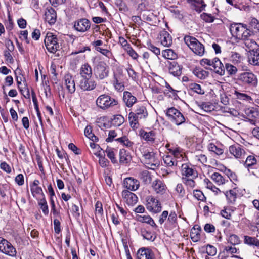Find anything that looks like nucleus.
<instances>
[{
	"mask_svg": "<svg viewBox=\"0 0 259 259\" xmlns=\"http://www.w3.org/2000/svg\"><path fill=\"white\" fill-rule=\"evenodd\" d=\"M245 114L250 123L255 125L257 121L256 118L258 115V112L253 108H249L245 110Z\"/></svg>",
	"mask_w": 259,
	"mask_h": 259,
	"instance_id": "4be33fe9",
	"label": "nucleus"
},
{
	"mask_svg": "<svg viewBox=\"0 0 259 259\" xmlns=\"http://www.w3.org/2000/svg\"><path fill=\"white\" fill-rule=\"evenodd\" d=\"M84 135L89 139L93 142H97L98 138L93 133H92V128L90 125H88L84 129Z\"/></svg>",
	"mask_w": 259,
	"mask_h": 259,
	"instance_id": "58836bf2",
	"label": "nucleus"
},
{
	"mask_svg": "<svg viewBox=\"0 0 259 259\" xmlns=\"http://www.w3.org/2000/svg\"><path fill=\"white\" fill-rule=\"evenodd\" d=\"M138 117L134 112H131L128 115V120L130 122V126L133 129L137 128L139 126Z\"/></svg>",
	"mask_w": 259,
	"mask_h": 259,
	"instance_id": "c9c22d12",
	"label": "nucleus"
},
{
	"mask_svg": "<svg viewBox=\"0 0 259 259\" xmlns=\"http://www.w3.org/2000/svg\"><path fill=\"white\" fill-rule=\"evenodd\" d=\"M201 108L207 112H210L214 110V106L210 102H204L200 105Z\"/></svg>",
	"mask_w": 259,
	"mask_h": 259,
	"instance_id": "8fccbe9b",
	"label": "nucleus"
},
{
	"mask_svg": "<svg viewBox=\"0 0 259 259\" xmlns=\"http://www.w3.org/2000/svg\"><path fill=\"white\" fill-rule=\"evenodd\" d=\"M168 150L171 153L175 159L182 158V150L179 147H174L168 149Z\"/></svg>",
	"mask_w": 259,
	"mask_h": 259,
	"instance_id": "a18cd8bd",
	"label": "nucleus"
},
{
	"mask_svg": "<svg viewBox=\"0 0 259 259\" xmlns=\"http://www.w3.org/2000/svg\"><path fill=\"white\" fill-rule=\"evenodd\" d=\"M166 114L168 119L178 126L182 124L186 121L183 114L174 107L167 109Z\"/></svg>",
	"mask_w": 259,
	"mask_h": 259,
	"instance_id": "20e7f679",
	"label": "nucleus"
},
{
	"mask_svg": "<svg viewBox=\"0 0 259 259\" xmlns=\"http://www.w3.org/2000/svg\"><path fill=\"white\" fill-rule=\"evenodd\" d=\"M238 79L244 84L256 86L257 84V79L256 76L251 72H244L240 74Z\"/></svg>",
	"mask_w": 259,
	"mask_h": 259,
	"instance_id": "9d476101",
	"label": "nucleus"
},
{
	"mask_svg": "<svg viewBox=\"0 0 259 259\" xmlns=\"http://www.w3.org/2000/svg\"><path fill=\"white\" fill-rule=\"evenodd\" d=\"M211 178L218 185L224 184L228 182V179H226L219 172L212 174Z\"/></svg>",
	"mask_w": 259,
	"mask_h": 259,
	"instance_id": "473e14b6",
	"label": "nucleus"
},
{
	"mask_svg": "<svg viewBox=\"0 0 259 259\" xmlns=\"http://www.w3.org/2000/svg\"><path fill=\"white\" fill-rule=\"evenodd\" d=\"M208 149L209 151L213 152L217 155H221L224 152L223 149L217 147L214 144L212 143H211L208 145Z\"/></svg>",
	"mask_w": 259,
	"mask_h": 259,
	"instance_id": "37998d69",
	"label": "nucleus"
},
{
	"mask_svg": "<svg viewBox=\"0 0 259 259\" xmlns=\"http://www.w3.org/2000/svg\"><path fill=\"white\" fill-rule=\"evenodd\" d=\"M225 172L226 174L227 175L228 178H229L231 182L234 183L237 181V177L234 172H233L230 169L226 170Z\"/></svg>",
	"mask_w": 259,
	"mask_h": 259,
	"instance_id": "052dcab7",
	"label": "nucleus"
},
{
	"mask_svg": "<svg viewBox=\"0 0 259 259\" xmlns=\"http://www.w3.org/2000/svg\"><path fill=\"white\" fill-rule=\"evenodd\" d=\"M194 74L200 79H204L208 76V72L203 70H196L194 72Z\"/></svg>",
	"mask_w": 259,
	"mask_h": 259,
	"instance_id": "13d9d810",
	"label": "nucleus"
},
{
	"mask_svg": "<svg viewBox=\"0 0 259 259\" xmlns=\"http://www.w3.org/2000/svg\"><path fill=\"white\" fill-rule=\"evenodd\" d=\"M244 243L249 245H255L259 247V240L255 237L245 236Z\"/></svg>",
	"mask_w": 259,
	"mask_h": 259,
	"instance_id": "79ce46f5",
	"label": "nucleus"
},
{
	"mask_svg": "<svg viewBox=\"0 0 259 259\" xmlns=\"http://www.w3.org/2000/svg\"><path fill=\"white\" fill-rule=\"evenodd\" d=\"M39 205L40 206L43 213L45 215H48L49 213L48 206L47 205V201L45 198L40 199L38 202Z\"/></svg>",
	"mask_w": 259,
	"mask_h": 259,
	"instance_id": "603ef678",
	"label": "nucleus"
},
{
	"mask_svg": "<svg viewBox=\"0 0 259 259\" xmlns=\"http://www.w3.org/2000/svg\"><path fill=\"white\" fill-rule=\"evenodd\" d=\"M144 162L146 164L151 166L154 169L158 164V161L156 158L155 154L153 152H147L143 155Z\"/></svg>",
	"mask_w": 259,
	"mask_h": 259,
	"instance_id": "ddd939ff",
	"label": "nucleus"
},
{
	"mask_svg": "<svg viewBox=\"0 0 259 259\" xmlns=\"http://www.w3.org/2000/svg\"><path fill=\"white\" fill-rule=\"evenodd\" d=\"M189 89L200 95H203L205 93L204 90L201 86L196 83H191L189 84Z\"/></svg>",
	"mask_w": 259,
	"mask_h": 259,
	"instance_id": "ea45409f",
	"label": "nucleus"
},
{
	"mask_svg": "<svg viewBox=\"0 0 259 259\" xmlns=\"http://www.w3.org/2000/svg\"><path fill=\"white\" fill-rule=\"evenodd\" d=\"M128 55L132 57L134 60H137L139 57L138 54L135 52V51L130 47L125 51Z\"/></svg>",
	"mask_w": 259,
	"mask_h": 259,
	"instance_id": "338daca9",
	"label": "nucleus"
},
{
	"mask_svg": "<svg viewBox=\"0 0 259 259\" xmlns=\"http://www.w3.org/2000/svg\"><path fill=\"white\" fill-rule=\"evenodd\" d=\"M225 195L227 198L228 203H234L238 195V190L236 187L233 189L227 191L225 193Z\"/></svg>",
	"mask_w": 259,
	"mask_h": 259,
	"instance_id": "c85d7f7f",
	"label": "nucleus"
},
{
	"mask_svg": "<svg viewBox=\"0 0 259 259\" xmlns=\"http://www.w3.org/2000/svg\"><path fill=\"white\" fill-rule=\"evenodd\" d=\"M134 113L140 119L145 118L148 115V112L146 108L143 105H137L136 109L135 110V112Z\"/></svg>",
	"mask_w": 259,
	"mask_h": 259,
	"instance_id": "72a5a7b5",
	"label": "nucleus"
},
{
	"mask_svg": "<svg viewBox=\"0 0 259 259\" xmlns=\"http://www.w3.org/2000/svg\"><path fill=\"white\" fill-rule=\"evenodd\" d=\"M147 47L149 50L155 54L157 56L160 55V49L155 46L153 44L150 43L147 44Z\"/></svg>",
	"mask_w": 259,
	"mask_h": 259,
	"instance_id": "0e129e2a",
	"label": "nucleus"
},
{
	"mask_svg": "<svg viewBox=\"0 0 259 259\" xmlns=\"http://www.w3.org/2000/svg\"><path fill=\"white\" fill-rule=\"evenodd\" d=\"M126 70L127 71L129 77H131L133 80L136 81L138 79L137 73L131 67H128L126 69Z\"/></svg>",
	"mask_w": 259,
	"mask_h": 259,
	"instance_id": "69168bd1",
	"label": "nucleus"
},
{
	"mask_svg": "<svg viewBox=\"0 0 259 259\" xmlns=\"http://www.w3.org/2000/svg\"><path fill=\"white\" fill-rule=\"evenodd\" d=\"M137 259H154L153 254L149 249L142 248L137 253Z\"/></svg>",
	"mask_w": 259,
	"mask_h": 259,
	"instance_id": "393cba45",
	"label": "nucleus"
},
{
	"mask_svg": "<svg viewBox=\"0 0 259 259\" xmlns=\"http://www.w3.org/2000/svg\"><path fill=\"white\" fill-rule=\"evenodd\" d=\"M206 252L209 255L214 256L217 253V249L212 245H207L206 247Z\"/></svg>",
	"mask_w": 259,
	"mask_h": 259,
	"instance_id": "774afa93",
	"label": "nucleus"
},
{
	"mask_svg": "<svg viewBox=\"0 0 259 259\" xmlns=\"http://www.w3.org/2000/svg\"><path fill=\"white\" fill-rule=\"evenodd\" d=\"M142 235L143 238L147 240L154 241L155 240V237L150 232L147 231H144L142 232Z\"/></svg>",
	"mask_w": 259,
	"mask_h": 259,
	"instance_id": "e2e57ef3",
	"label": "nucleus"
},
{
	"mask_svg": "<svg viewBox=\"0 0 259 259\" xmlns=\"http://www.w3.org/2000/svg\"><path fill=\"white\" fill-rule=\"evenodd\" d=\"M140 135L145 141L149 143L153 144L155 142V135L153 131L147 132L145 131H141Z\"/></svg>",
	"mask_w": 259,
	"mask_h": 259,
	"instance_id": "7c9ffc66",
	"label": "nucleus"
},
{
	"mask_svg": "<svg viewBox=\"0 0 259 259\" xmlns=\"http://www.w3.org/2000/svg\"><path fill=\"white\" fill-rule=\"evenodd\" d=\"M119 157V162L121 164H127L132 160V156L130 152L123 149L120 150Z\"/></svg>",
	"mask_w": 259,
	"mask_h": 259,
	"instance_id": "c756f323",
	"label": "nucleus"
},
{
	"mask_svg": "<svg viewBox=\"0 0 259 259\" xmlns=\"http://www.w3.org/2000/svg\"><path fill=\"white\" fill-rule=\"evenodd\" d=\"M160 39L161 44L164 47H169L172 43L171 36L165 30H162L160 33Z\"/></svg>",
	"mask_w": 259,
	"mask_h": 259,
	"instance_id": "aec40b11",
	"label": "nucleus"
},
{
	"mask_svg": "<svg viewBox=\"0 0 259 259\" xmlns=\"http://www.w3.org/2000/svg\"><path fill=\"white\" fill-rule=\"evenodd\" d=\"M230 31L233 37L236 39L245 40V45L248 49L256 46L254 41L250 40L249 37L251 35V31L247 25L242 23H233L230 26Z\"/></svg>",
	"mask_w": 259,
	"mask_h": 259,
	"instance_id": "f257e3e1",
	"label": "nucleus"
},
{
	"mask_svg": "<svg viewBox=\"0 0 259 259\" xmlns=\"http://www.w3.org/2000/svg\"><path fill=\"white\" fill-rule=\"evenodd\" d=\"M123 100L126 106L132 107L137 102V98L128 91H124L123 95Z\"/></svg>",
	"mask_w": 259,
	"mask_h": 259,
	"instance_id": "5701e85b",
	"label": "nucleus"
},
{
	"mask_svg": "<svg viewBox=\"0 0 259 259\" xmlns=\"http://www.w3.org/2000/svg\"><path fill=\"white\" fill-rule=\"evenodd\" d=\"M80 75L81 78L92 77V69L88 64L82 65L80 68Z\"/></svg>",
	"mask_w": 259,
	"mask_h": 259,
	"instance_id": "2f4dec72",
	"label": "nucleus"
},
{
	"mask_svg": "<svg viewBox=\"0 0 259 259\" xmlns=\"http://www.w3.org/2000/svg\"><path fill=\"white\" fill-rule=\"evenodd\" d=\"M0 251L11 257H16V248L7 240L0 237Z\"/></svg>",
	"mask_w": 259,
	"mask_h": 259,
	"instance_id": "0eeeda50",
	"label": "nucleus"
},
{
	"mask_svg": "<svg viewBox=\"0 0 259 259\" xmlns=\"http://www.w3.org/2000/svg\"><path fill=\"white\" fill-rule=\"evenodd\" d=\"M97 157H99V163L102 167H106L108 165L109 161L105 157L104 155L103 156L100 153L95 154Z\"/></svg>",
	"mask_w": 259,
	"mask_h": 259,
	"instance_id": "3c124183",
	"label": "nucleus"
},
{
	"mask_svg": "<svg viewBox=\"0 0 259 259\" xmlns=\"http://www.w3.org/2000/svg\"><path fill=\"white\" fill-rule=\"evenodd\" d=\"M105 152L107 154V157L111 160V162L113 163H117V160L115 157V154L114 152L113 151V149L111 148H107Z\"/></svg>",
	"mask_w": 259,
	"mask_h": 259,
	"instance_id": "09e8293b",
	"label": "nucleus"
},
{
	"mask_svg": "<svg viewBox=\"0 0 259 259\" xmlns=\"http://www.w3.org/2000/svg\"><path fill=\"white\" fill-rule=\"evenodd\" d=\"M113 84L115 88L118 91H123L124 88L123 84L120 82L117 75H114L113 78Z\"/></svg>",
	"mask_w": 259,
	"mask_h": 259,
	"instance_id": "5fc2aeb1",
	"label": "nucleus"
},
{
	"mask_svg": "<svg viewBox=\"0 0 259 259\" xmlns=\"http://www.w3.org/2000/svg\"><path fill=\"white\" fill-rule=\"evenodd\" d=\"M249 28L255 32H259L258 20L255 18H252L249 22Z\"/></svg>",
	"mask_w": 259,
	"mask_h": 259,
	"instance_id": "49530a36",
	"label": "nucleus"
},
{
	"mask_svg": "<svg viewBox=\"0 0 259 259\" xmlns=\"http://www.w3.org/2000/svg\"><path fill=\"white\" fill-rule=\"evenodd\" d=\"M212 68L214 71L219 75H223L225 74V67L218 58L213 59Z\"/></svg>",
	"mask_w": 259,
	"mask_h": 259,
	"instance_id": "bb28decb",
	"label": "nucleus"
},
{
	"mask_svg": "<svg viewBox=\"0 0 259 259\" xmlns=\"http://www.w3.org/2000/svg\"><path fill=\"white\" fill-rule=\"evenodd\" d=\"M112 121L116 126H120L124 121V117L121 115H114Z\"/></svg>",
	"mask_w": 259,
	"mask_h": 259,
	"instance_id": "4d7b16f0",
	"label": "nucleus"
},
{
	"mask_svg": "<svg viewBox=\"0 0 259 259\" xmlns=\"http://www.w3.org/2000/svg\"><path fill=\"white\" fill-rule=\"evenodd\" d=\"M152 187L156 194L160 195L164 194L167 189L164 183L159 179H156L153 181Z\"/></svg>",
	"mask_w": 259,
	"mask_h": 259,
	"instance_id": "2eb2a0df",
	"label": "nucleus"
},
{
	"mask_svg": "<svg viewBox=\"0 0 259 259\" xmlns=\"http://www.w3.org/2000/svg\"><path fill=\"white\" fill-rule=\"evenodd\" d=\"M124 187L130 191H136L140 186L139 182L131 177L126 178L123 181Z\"/></svg>",
	"mask_w": 259,
	"mask_h": 259,
	"instance_id": "a211bd4d",
	"label": "nucleus"
},
{
	"mask_svg": "<svg viewBox=\"0 0 259 259\" xmlns=\"http://www.w3.org/2000/svg\"><path fill=\"white\" fill-rule=\"evenodd\" d=\"M115 140L118 141L127 147H131L133 145V142L130 141L126 136H123L122 137L117 138Z\"/></svg>",
	"mask_w": 259,
	"mask_h": 259,
	"instance_id": "c03bdc74",
	"label": "nucleus"
},
{
	"mask_svg": "<svg viewBox=\"0 0 259 259\" xmlns=\"http://www.w3.org/2000/svg\"><path fill=\"white\" fill-rule=\"evenodd\" d=\"M201 229L199 227L197 228L195 227H193L190 232V237L192 240L196 242L198 241L200 239V232Z\"/></svg>",
	"mask_w": 259,
	"mask_h": 259,
	"instance_id": "e433bc0d",
	"label": "nucleus"
},
{
	"mask_svg": "<svg viewBox=\"0 0 259 259\" xmlns=\"http://www.w3.org/2000/svg\"><path fill=\"white\" fill-rule=\"evenodd\" d=\"M225 69L228 74L231 75L235 74L237 71V69L235 66L229 63L225 64Z\"/></svg>",
	"mask_w": 259,
	"mask_h": 259,
	"instance_id": "864d4df0",
	"label": "nucleus"
},
{
	"mask_svg": "<svg viewBox=\"0 0 259 259\" xmlns=\"http://www.w3.org/2000/svg\"><path fill=\"white\" fill-rule=\"evenodd\" d=\"M201 18L205 22L211 23L213 22L214 17H213L211 14L207 13H203L201 15Z\"/></svg>",
	"mask_w": 259,
	"mask_h": 259,
	"instance_id": "680f3d73",
	"label": "nucleus"
},
{
	"mask_svg": "<svg viewBox=\"0 0 259 259\" xmlns=\"http://www.w3.org/2000/svg\"><path fill=\"white\" fill-rule=\"evenodd\" d=\"M195 178L182 177L183 183L187 187V189H192L195 186Z\"/></svg>",
	"mask_w": 259,
	"mask_h": 259,
	"instance_id": "a19ab883",
	"label": "nucleus"
},
{
	"mask_svg": "<svg viewBox=\"0 0 259 259\" xmlns=\"http://www.w3.org/2000/svg\"><path fill=\"white\" fill-rule=\"evenodd\" d=\"M93 71L96 78L103 80L109 75V67L106 63L100 61L94 67Z\"/></svg>",
	"mask_w": 259,
	"mask_h": 259,
	"instance_id": "39448f33",
	"label": "nucleus"
},
{
	"mask_svg": "<svg viewBox=\"0 0 259 259\" xmlns=\"http://www.w3.org/2000/svg\"><path fill=\"white\" fill-rule=\"evenodd\" d=\"M187 2L196 11L198 12L203 11L206 6L202 0H187Z\"/></svg>",
	"mask_w": 259,
	"mask_h": 259,
	"instance_id": "cd10ccee",
	"label": "nucleus"
},
{
	"mask_svg": "<svg viewBox=\"0 0 259 259\" xmlns=\"http://www.w3.org/2000/svg\"><path fill=\"white\" fill-rule=\"evenodd\" d=\"M229 151L236 158H243L246 154L244 149L239 144L230 146Z\"/></svg>",
	"mask_w": 259,
	"mask_h": 259,
	"instance_id": "f8f14e48",
	"label": "nucleus"
},
{
	"mask_svg": "<svg viewBox=\"0 0 259 259\" xmlns=\"http://www.w3.org/2000/svg\"><path fill=\"white\" fill-rule=\"evenodd\" d=\"M58 41V40L56 35L51 32L47 33L44 42L47 49L49 52L55 53L59 50L60 45Z\"/></svg>",
	"mask_w": 259,
	"mask_h": 259,
	"instance_id": "423d86ee",
	"label": "nucleus"
},
{
	"mask_svg": "<svg viewBox=\"0 0 259 259\" xmlns=\"http://www.w3.org/2000/svg\"><path fill=\"white\" fill-rule=\"evenodd\" d=\"M164 163L168 167L177 165V160L172 156L166 155L163 157Z\"/></svg>",
	"mask_w": 259,
	"mask_h": 259,
	"instance_id": "4c0bfd02",
	"label": "nucleus"
},
{
	"mask_svg": "<svg viewBox=\"0 0 259 259\" xmlns=\"http://www.w3.org/2000/svg\"><path fill=\"white\" fill-rule=\"evenodd\" d=\"M44 19L50 25L54 24L56 21L57 14L55 10L52 7L46 9Z\"/></svg>",
	"mask_w": 259,
	"mask_h": 259,
	"instance_id": "f3484780",
	"label": "nucleus"
},
{
	"mask_svg": "<svg viewBox=\"0 0 259 259\" xmlns=\"http://www.w3.org/2000/svg\"><path fill=\"white\" fill-rule=\"evenodd\" d=\"M256 162L257 160L254 156L249 155L247 157L244 165L247 168H250L256 164Z\"/></svg>",
	"mask_w": 259,
	"mask_h": 259,
	"instance_id": "de8ad7c7",
	"label": "nucleus"
},
{
	"mask_svg": "<svg viewBox=\"0 0 259 259\" xmlns=\"http://www.w3.org/2000/svg\"><path fill=\"white\" fill-rule=\"evenodd\" d=\"M78 85L83 91H90L96 88L97 82L92 77H83L80 79Z\"/></svg>",
	"mask_w": 259,
	"mask_h": 259,
	"instance_id": "6e6552de",
	"label": "nucleus"
},
{
	"mask_svg": "<svg viewBox=\"0 0 259 259\" xmlns=\"http://www.w3.org/2000/svg\"><path fill=\"white\" fill-rule=\"evenodd\" d=\"M90 27V21L85 18L80 19L74 22V28L79 32H85Z\"/></svg>",
	"mask_w": 259,
	"mask_h": 259,
	"instance_id": "4468645a",
	"label": "nucleus"
},
{
	"mask_svg": "<svg viewBox=\"0 0 259 259\" xmlns=\"http://www.w3.org/2000/svg\"><path fill=\"white\" fill-rule=\"evenodd\" d=\"M97 106L103 110H107L117 105L118 101L107 94L99 96L96 101Z\"/></svg>",
	"mask_w": 259,
	"mask_h": 259,
	"instance_id": "7ed1b4c3",
	"label": "nucleus"
},
{
	"mask_svg": "<svg viewBox=\"0 0 259 259\" xmlns=\"http://www.w3.org/2000/svg\"><path fill=\"white\" fill-rule=\"evenodd\" d=\"M162 56L165 59L175 60L177 58V53L171 49H167L162 51Z\"/></svg>",
	"mask_w": 259,
	"mask_h": 259,
	"instance_id": "f704fd0d",
	"label": "nucleus"
},
{
	"mask_svg": "<svg viewBox=\"0 0 259 259\" xmlns=\"http://www.w3.org/2000/svg\"><path fill=\"white\" fill-rule=\"evenodd\" d=\"M146 208L154 213H158L161 210V204L158 199L152 196H149L146 198Z\"/></svg>",
	"mask_w": 259,
	"mask_h": 259,
	"instance_id": "1a4fd4ad",
	"label": "nucleus"
},
{
	"mask_svg": "<svg viewBox=\"0 0 259 259\" xmlns=\"http://www.w3.org/2000/svg\"><path fill=\"white\" fill-rule=\"evenodd\" d=\"M185 42L196 55L202 56L205 52L204 47L196 38L189 35L184 38Z\"/></svg>",
	"mask_w": 259,
	"mask_h": 259,
	"instance_id": "f03ea898",
	"label": "nucleus"
},
{
	"mask_svg": "<svg viewBox=\"0 0 259 259\" xmlns=\"http://www.w3.org/2000/svg\"><path fill=\"white\" fill-rule=\"evenodd\" d=\"M135 219L137 221L140 222L141 223L148 224L153 227H157V225L155 223L153 219L149 215H141L139 214H136L135 216Z\"/></svg>",
	"mask_w": 259,
	"mask_h": 259,
	"instance_id": "a878e982",
	"label": "nucleus"
},
{
	"mask_svg": "<svg viewBox=\"0 0 259 259\" xmlns=\"http://www.w3.org/2000/svg\"><path fill=\"white\" fill-rule=\"evenodd\" d=\"M194 159L204 165H206L207 163V158L204 154L196 155L194 157Z\"/></svg>",
	"mask_w": 259,
	"mask_h": 259,
	"instance_id": "6e6d98bb",
	"label": "nucleus"
},
{
	"mask_svg": "<svg viewBox=\"0 0 259 259\" xmlns=\"http://www.w3.org/2000/svg\"><path fill=\"white\" fill-rule=\"evenodd\" d=\"M181 172L183 177L196 178L198 177L197 171L192 166L187 163L182 165Z\"/></svg>",
	"mask_w": 259,
	"mask_h": 259,
	"instance_id": "9b49d317",
	"label": "nucleus"
},
{
	"mask_svg": "<svg viewBox=\"0 0 259 259\" xmlns=\"http://www.w3.org/2000/svg\"><path fill=\"white\" fill-rule=\"evenodd\" d=\"M228 240L229 243L234 245L238 244L240 242L239 238L235 234L230 235Z\"/></svg>",
	"mask_w": 259,
	"mask_h": 259,
	"instance_id": "bf43d9fd",
	"label": "nucleus"
},
{
	"mask_svg": "<svg viewBox=\"0 0 259 259\" xmlns=\"http://www.w3.org/2000/svg\"><path fill=\"white\" fill-rule=\"evenodd\" d=\"M248 61L252 65L259 66V48H253L249 51Z\"/></svg>",
	"mask_w": 259,
	"mask_h": 259,
	"instance_id": "6ab92c4d",
	"label": "nucleus"
},
{
	"mask_svg": "<svg viewBox=\"0 0 259 259\" xmlns=\"http://www.w3.org/2000/svg\"><path fill=\"white\" fill-rule=\"evenodd\" d=\"M168 69L174 76H179L182 73V67L176 61L168 62Z\"/></svg>",
	"mask_w": 259,
	"mask_h": 259,
	"instance_id": "412c9836",
	"label": "nucleus"
},
{
	"mask_svg": "<svg viewBox=\"0 0 259 259\" xmlns=\"http://www.w3.org/2000/svg\"><path fill=\"white\" fill-rule=\"evenodd\" d=\"M65 86L68 92L72 94L75 91V84L74 78L70 74H66L64 76Z\"/></svg>",
	"mask_w": 259,
	"mask_h": 259,
	"instance_id": "b1692460",
	"label": "nucleus"
},
{
	"mask_svg": "<svg viewBox=\"0 0 259 259\" xmlns=\"http://www.w3.org/2000/svg\"><path fill=\"white\" fill-rule=\"evenodd\" d=\"M122 196L124 201L128 205H133L138 201L137 196L127 190H124L122 192Z\"/></svg>",
	"mask_w": 259,
	"mask_h": 259,
	"instance_id": "dca6fc26",
	"label": "nucleus"
}]
</instances>
